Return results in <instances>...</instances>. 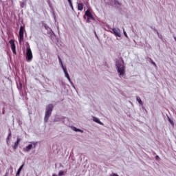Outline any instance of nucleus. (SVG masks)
Returning a JSON list of instances; mask_svg holds the SVG:
<instances>
[{"label": "nucleus", "mask_w": 176, "mask_h": 176, "mask_svg": "<svg viewBox=\"0 0 176 176\" xmlns=\"http://www.w3.org/2000/svg\"><path fill=\"white\" fill-rule=\"evenodd\" d=\"M53 104H50L46 107L45 115L44 118V122H45V123H47V120H49V118L52 115V112H53Z\"/></svg>", "instance_id": "nucleus-1"}, {"label": "nucleus", "mask_w": 176, "mask_h": 176, "mask_svg": "<svg viewBox=\"0 0 176 176\" xmlns=\"http://www.w3.org/2000/svg\"><path fill=\"white\" fill-rule=\"evenodd\" d=\"M116 67L117 71L118 74L120 75V76H123V75H124V65L120 63H117Z\"/></svg>", "instance_id": "nucleus-2"}, {"label": "nucleus", "mask_w": 176, "mask_h": 176, "mask_svg": "<svg viewBox=\"0 0 176 176\" xmlns=\"http://www.w3.org/2000/svg\"><path fill=\"white\" fill-rule=\"evenodd\" d=\"M85 14L87 17V23H90L91 22L90 20H93L94 21V20H96L94 19V16H93V14H91V9L87 10Z\"/></svg>", "instance_id": "nucleus-3"}, {"label": "nucleus", "mask_w": 176, "mask_h": 176, "mask_svg": "<svg viewBox=\"0 0 176 176\" xmlns=\"http://www.w3.org/2000/svg\"><path fill=\"white\" fill-rule=\"evenodd\" d=\"M32 51H31V48L30 47H28L26 50V61H32Z\"/></svg>", "instance_id": "nucleus-4"}, {"label": "nucleus", "mask_w": 176, "mask_h": 176, "mask_svg": "<svg viewBox=\"0 0 176 176\" xmlns=\"http://www.w3.org/2000/svg\"><path fill=\"white\" fill-rule=\"evenodd\" d=\"M24 40V27L21 26L19 29V43Z\"/></svg>", "instance_id": "nucleus-5"}, {"label": "nucleus", "mask_w": 176, "mask_h": 176, "mask_svg": "<svg viewBox=\"0 0 176 176\" xmlns=\"http://www.w3.org/2000/svg\"><path fill=\"white\" fill-rule=\"evenodd\" d=\"M9 43L10 45V47H11L13 54H16V44L14 43V39L10 40Z\"/></svg>", "instance_id": "nucleus-6"}, {"label": "nucleus", "mask_w": 176, "mask_h": 176, "mask_svg": "<svg viewBox=\"0 0 176 176\" xmlns=\"http://www.w3.org/2000/svg\"><path fill=\"white\" fill-rule=\"evenodd\" d=\"M20 141H21V139H20V138L18 137L16 138V141L14 142V145L12 146V149H14V151H16V149H17V148L19 147Z\"/></svg>", "instance_id": "nucleus-7"}, {"label": "nucleus", "mask_w": 176, "mask_h": 176, "mask_svg": "<svg viewBox=\"0 0 176 176\" xmlns=\"http://www.w3.org/2000/svg\"><path fill=\"white\" fill-rule=\"evenodd\" d=\"M112 31L113 34L116 35V36L120 37V30H119V29L113 28Z\"/></svg>", "instance_id": "nucleus-8"}, {"label": "nucleus", "mask_w": 176, "mask_h": 176, "mask_svg": "<svg viewBox=\"0 0 176 176\" xmlns=\"http://www.w3.org/2000/svg\"><path fill=\"white\" fill-rule=\"evenodd\" d=\"M63 72L65 73V76L68 79L69 82H71V78H69V74H68V72H67V68L63 67Z\"/></svg>", "instance_id": "nucleus-9"}, {"label": "nucleus", "mask_w": 176, "mask_h": 176, "mask_svg": "<svg viewBox=\"0 0 176 176\" xmlns=\"http://www.w3.org/2000/svg\"><path fill=\"white\" fill-rule=\"evenodd\" d=\"M25 152H30L32 149V144H29L25 148H23Z\"/></svg>", "instance_id": "nucleus-10"}, {"label": "nucleus", "mask_w": 176, "mask_h": 176, "mask_svg": "<svg viewBox=\"0 0 176 176\" xmlns=\"http://www.w3.org/2000/svg\"><path fill=\"white\" fill-rule=\"evenodd\" d=\"M78 10H83V3H78Z\"/></svg>", "instance_id": "nucleus-11"}, {"label": "nucleus", "mask_w": 176, "mask_h": 176, "mask_svg": "<svg viewBox=\"0 0 176 176\" xmlns=\"http://www.w3.org/2000/svg\"><path fill=\"white\" fill-rule=\"evenodd\" d=\"M93 120H94V122H96V123H98L99 124H102V122H101L98 118L93 117Z\"/></svg>", "instance_id": "nucleus-12"}, {"label": "nucleus", "mask_w": 176, "mask_h": 176, "mask_svg": "<svg viewBox=\"0 0 176 176\" xmlns=\"http://www.w3.org/2000/svg\"><path fill=\"white\" fill-rule=\"evenodd\" d=\"M58 60H59V63H60V64L62 68H65V67H64V65L63 64V60H61V58L60 57V56H58Z\"/></svg>", "instance_id": "nucleus-13"}, {"label": "nucleus", "mask_w": 176, "mask_h": 176, "mask_svg": "<svg viewBox=\"0 0 176 176\" xmlns=\"http://www.w3.org/2000/svg\"><path fill=\"white\" fill-rule=\"evenodd\" d=\"M136 100H137V101L139 102V104H140V105H142V104H144V103L142 102V100H141V98H140V97L137 96V97H136Z\"/></svg>", "instance_id": "nucleus-14"}, {"label": "nucleus", "mask_w": 176, "mask_h": 176, "mask_svg": "<svg viewBox=\"0 0 176 176\" xmlns=\"http://www.w3.org/2000/svg\"><path fill=\"white\" fill-rule=\"evenodd\" d=\"M168 122L170 123L171 126L174 127V121H173L170 118H168Z\"/></svg>", "instance_id": "nucleus-15"}, {"label": "nucleus", "mask_w": 176, "mask_h": 176, "mask_svg": "<svg viewBox=\"0 0 176 176\" xmlns=\"http://www.w3.org/2000/svg\"><path fill=\"white\" fill-rule=\"evenodd\" d=\"M12 137V132H10L8 133V136L7 137V142L10 140V138Z\"/></svg>", "instance_id": "nucleus-16"}, {"label": "nucleus", "mask_w": 176, "mask_h": 176, "mask_svg": "<svg viewBox=\"0 0 176 176\" xmlns=\"http://www.w3.org/2000/svg\"><path fill=\"white\" fill-rule=\"evenodd\" d=\"M150 61H151V64H153V65H154V67H157L156 63L155 62H153V60L152 59L150 58Z\"/></svg>", "instance_id": "nucleus-17"}, {"label": "nucleus", "mask_w": 176, "mask_h": 176, "mask_svg": "<svg viewBox=\"0 0 176 176\" xmlns=\"http://www.w3.org/2000/svg\"><path fill=\"white\" fill-rule=\"evenodd\" d=\"M63 175H64V171L60 170V171L58 173V176H63Z\"/></svg>", "instance_id": "nucleus-18"}, {"label": "nucleus", "mask_w": 176, "mask_h": 176, "mask_svg": "<svg viewBox=\"0 0 176 176\" xmlns=\"http://www.w3.org/2000/svg\"><path fill=\"white\" fill-rule=\"evenodd\" d=\"M73 130H74V131H81V132H82V130L78 129H76V127H74V128H73Z\"/></svg>", "instance_id": "nucleus-19"}, {"label": "nucleus", "mask_w": 176, "mask_h": 176, "mask_svg": "<svg viewBox=\"0 0 176 176\" xmlns=\"http://www.w3.org/2000/svg\"><path fill=\"white\" fill-rule=\"evenodd\" d=\"M73 130H74V131H81V132H82V130L78 129H76V127H74V128H73Z\"/></svg>", "instance_id": "nucleus-20"}, {"label": "nucleus", "mask_w": 176, "mask_h": 176, "mask_svg": "<svg viewBox=\"0 0 176 176\" xmlns=\"http://www.w3.org/2000/svg\"><path fill=\"white\" fill-rule=\"evenodd\" d=\"M69 4L71 9H72V10H74V6L72 5V2L69 3Z\"/></svg>", "instance_id": "nucleus-21"}, {"label": "nucleus", "mask_w": 176, "mask_h": 176, "mask_svg": "<svg viewBox=\"0 0 176 176\" xmlns=\"http://www.w3.org/2000/svg\"><path fill=\"white\" fill-rule=\"evenodd\" d=\"M69 4L71 9H72V10H74V6L72 5V2L69 3Z\"/></svg>", "instance_id": "nucleus-22"}, {"label": "nucleus", "mask_w": 176, "mask_h": 176, "mask_svg": "<svg viewBox=\"0 0 176 176\" xmlns=\"http://www.w3.org/2000/svg\"><path fill=\"white\" fill-rule=\"evenodd\" d=\"M20 173H21V169H18V170L16 172V175H20Z\"/></svg>", "instance_id": "nucleus-23"}, {"label": "nucleus", "mask_w": 176, "mask_h": 176, "mask_svg": "<svg viewBox=\"0 0 176 176\" xmlns=\"http://www.w3.org/2000/svg\"><path fill=\"white\" fill-rule=\"evenodd\" d=\"M24 167V164H23L19 168V170H21V171L23 170V168Z\"/></svg>", "instance_id": "nucleus-24"}, {"label": "nucleus", "mask_w": 176, "mask_h": 176, "mask_svg": "<svg viewBox=\"0 0 176 176\" xmlns=\"http://www.w3.org/2000/svg\"><path fill=\"white\" fill-rule=\"evenodd\" d=\"M159 159H160V157H159V155H156L155 156V160H159Z\"/></svg>", "instance_id": "nucleus-25"}, {"label": "nucleus", "mask_w": 176, "mask_h": 176, "mask_svg": "<svg viewBox=\"0 0 176 176\" xmlns=\"http://www.w3.org/2000/svg\"><path fill=\"white\" fill-rule=\"evenodd\" d=\"M67 1H68L69 3H70L71 2H72V1H71V0H67Z\"/></svg>", "instance_id": "nucleus-26"}, {"label": "nucleus", "mask_w": 176, "mask_h": 176, "mask_svg": "<svg viewBox=\"0 0 176 176\" xmlns=\"http://www.w3.org/2000/svg\"><path fill=\"white\" fill-rule=\"evenodd\" d=\"M116 3H118V5H119V1H116Z\"/></svg>", "instance_id": "nucleus-27"}, {"label": "nucleus", "mask_w": 176, "mask_h": 176, "mask_svg": "<svg viewBox=\"0 0 176 176\" xmlns=\"http://www.w3.org/2000/svg\"><path fill=\"white\" fill-rule=\"evenodd\" d=\"M52 176H57L56 174H53Z\"/></svg>", "instance_id": "nucleus-28"}, {"label": "nucleus", "mask_w": 176, "mask_h": 176, "mask_svg": "<svg viewBox=\"0 0 176 176\" xmlns=\"http://www.w3.org/2000/svg\"><path fill=\"white\" fill-rule=\"evenodd\" d=\"M33 145H34V148H35V145H36L35 143H34Z\"/></svg>", "instance_id": "nucleus-29"}, {"label": "nucleus", "mask_w": 176, "mask_h": 176, "mask_svg": "<svg viewBox=\"0 0 176 176\" xmlns=\"http://www.w3.org/2000/svg\"><path fill=\"white\" fill-rule=\"evenodd\" d=\"M25 3H22V5H25Z\"/></svg>", "instance_id": "nucleus-30"}, {"label": "nucleus", "mask_w": 176, "mask_h": 176, "mask_svg": "<svg viewBox=\"0 0 176 176\" xmlns=\"http://www.w3.org/2000/svg\"><path fill=\"white\" fill-rule=\"evenodd\" d=\"M175 41H176V38L175 37Z\"/></svg>", "instance_id": "nucleus-31"}]
</instances>
